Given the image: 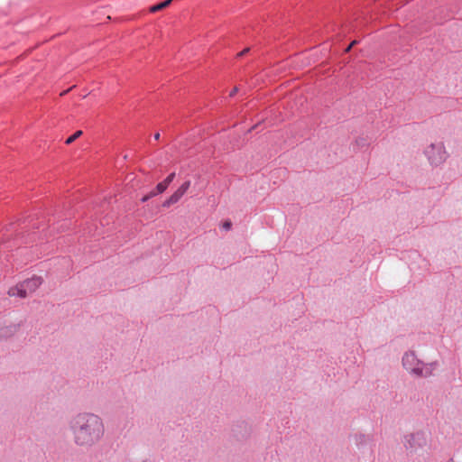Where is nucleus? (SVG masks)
<instances>
[{
    "label": "nucleus",
    "mask_w": 462,
    "mask_h": 462,
    "mask_svg": "<svg viewBox=\"0 0 462 462\" xmlns=\"http://www.w3.org/2000/svg\"><path fill=\"white\" fill-rule=\"evenodd\" d=\"M73 443L81 448H91L104 438L106 427L103 419L93 412H79L68 423Z\"/></svg>",
    "instance_id": "f257e3e1"
},
{
    "label": "nucleus",
    "mask_w": 462,
    "mask_h": 462,
    "mask_svg": "<svg viewBox=\"0 0 462 462\" xmlns=\"http://www.w3.org/2000/svg\"><path fill=\"white\" fill-rule=\"evenodd\" d=\"M403 447L409 456L419 455L420 452L427 451L429 448V440L425 432L416 431L404 435Z\"/></svg>",
    "instance_id": "f03ea898"
},
{
    "label": "nucleus",
    "mask_w": 462,
    "mask_h": 462,
    "mask_svg": "<svg viewBox=\"0 0 462 462\" xmlns=\"http://www.w3.org/2000/svg\"><path fill=\"white\" fill-rule=\"evenodd\" d=\"M43 282L41 276H32L30 279H26L15 286L11 287L7 294L10 297H19L22 299L26 298L29 294L33 293Z\"/></svg>",
    "instance_id": "7ed1b4c3"
},
{
    "label": "nucleus",
    "mask_w": 462,
    "mask_h": 462,
    "mask_svg": "<svg viewBox=\"0 0 462 462\" xmlns=\"http://www.w3.org/2000/svg\"><path fill=\"white\" fill-rule=\"evenodd\" d=\"M402 365L411 374L419 377H428L432 374V371L428 365L419 360L414 352H407L402 357Z\"/></svg>",
    "instance_id": "20e7f679"
},
{
    "label": "nucleus",
    "mask_w": 462,
    "mask_h": 462,
    "mask_svg": "<svg viewBox=\"0 0 462 462\" xmlns=\"http://www.w3.org/2000/svg\"><path fill=\"white\" fill-rule=\"evenodd\" d=\"M424 154L431 166L438 167L448 158V152L443 143H431L426 147Z\"/></svg>",
    "instance_id": "39448f33"
},
{
    "label": "nucleus",
    "mask_w": 462,
    "mask_h": 462,
    "mask_svg": "<svg viewBox=\"0 0 462 462\" xmlns=\"http://www.w3.org/2000/svg\"><path fill=\"white\" fill-rule=\"evenodd\" d=\"M175 176V172L169 174L162 181L159 182L151 191L143 197V202H145L149 199H157L159 195L162 194L168 189L170 184L173 181Z\"/></svg>",
    "instance_id": "423d86ee"
},
{
    "label": "nucleus",
    "mask_w": 462,
    "mask_h": 462,
    "mask_svg": "<svg viewBox=\"0 0 462 462\" xmlns=\"http://www.w3.org/2000/svg\"><path fill=\"white\" fill-rule=\"evenodd\" d=\"M190 184V180L184 181L174 190V192L171 195L167 202H178L179 200L182 199L184 195L189 189Z\"/></svg>",
    "instance_id": "0eeeda50"
},
{
    "label": "nucleus",
    "mask_w": 462,
    "mask_h": 462,
    "mask_svg": "<svg viewBox=\"0 0 462 462\" xmlns=\"http://www.w3.org/2000/svg\"><path fill=\"white\" fill-rule=\"evenodd\" d=\"M20 326L18 324L10 323L0 327V338L7 339L17 333Z\"/></svg>",
    "instance_id": "6e6552de"
},
{
    "label": "nucleus",
    "mask_w": 462,
    "mask_h": 462,
    "mask_svg": "<svg viewBox=\"0 0 462 462\" xmlns=\"http://www.w3.org/2000/svg\"><path fill=\"white\" fill-rule=\"evenodd\" d=\"M172 0H165L160 4H157V5H154L150 7V12L151 13H156L158 11H161L164 8H166L167 6L170 5V4L171 3Z\"/></svg>",
    "instance_id": "1a4fd4ad"
},
{
    "label": "nucleus",
    "mask_w": 462,
    "mask_h": 462,
    "mask_svg": "<svg viewBox=\"0 0 462 462\" xmlns=\"http://www.w3.org/2000/svg\"><path fill=\"white\" fill-rule=\"evenodd\" d=\"M83 132L81 130H79L75 132L71 136H69L66 141V144H71L75 140H77L79 137L82 135Z\"/></svg>",
    "instance_id": "9d476101"
},
{
    "label": "nucleus",
    "mask_w": 462,
    "mask_h": 462,
    "mask_svg": "<svg viewBox=\"0 0 462 462\" xmlns=\"http://www.w3.org/2000/svg\"><path fill=\"white\" fill-rule=\"evenodd\" d=\"M232 223L229 220H226L223 223V228L226 230H229L231 228Z\"/></svg>",
    "instance_id": "9b49d317"
},
{
    "label": "nucleus",
    "mask_w": 462,
    "mask_h": 462,
    "mask_svg": "<svg viewBox=\"0 0 462 462\" xmlns=\"http://www.w3.org/2000/svg\"><path fill=\"white\" fill-rule=\"evenodd\" d=\"M357 44V41H353L349 45L348 47L345 50V52H348L350 51V50L356 45Z\"/></svg>",
    "instance_id": "f8f14e48"
},
{
    "label": "nucleus",
    "mask_w": 462,
    "mask_h": 462,
    "mask_svg": "<svg viewBox=\"0 0 462 462\" xmlns=\"http://www.w3.org/2000/svg\"><path fill=\"white\" fill-rule=\"evenodd\" d=\"M237 91H238V88H237V87H235V88H233V90L230 92L229 96H230V97H234V96L237 93Z\"/></svg>",
    "instance_id": "ddd939ff"
},
{
    "label": "nucleus",
    "mask_w": 462,
    "mask_h": 462,
    "mask_svg": "<svg viewBox=\"0 0 462 462\" xmlns=\"http://www.w3.org/2000/svg\"><path fill=\"white\" fill-rule=\"evenodd\" d=\"M249 51V48H245L241 52L238 53V56H244L245 54H246L247 52Z\"/></svg>",
    "instance_id": "4468645a"
},
{
    "label": "nucleus",
    "mask_w": 462,
    "mask_h": 462,
    "mask_svg": "<svg viewBox=\"0 0 462 462\" xmlns=\"http://www.w3.org/2000/svg\"><path fill=\"white\" fill-rule=\"evenodd\" d=\"M154 139H155V140H159V139H160V134H159V133H156V134H154Z\"/></svg>",
    "instance_id": "2eb2a0df"
},
{
    "label": "nucleus",
    "mask_w": 462,
    "mask_h": 462,
    "mask_svg": "<svg viewBox=\"0 0 462 462\" xmlns=\"http://www.w3.org/2000/svg\"><path fill=\"white\" fill-rule=\"evenodd\" d=\"M69 89H68V90H66V91H63L60 95H61V96L65 95L66 93H68V92H69Z\"/></svg>",
    "instance_id": "dca6fc26"
},
{
    "label": "nucleus",
    "mask_w": 462,
    "mask_h": 462,
    "mask_svg": "<svg viewBox=\"0 0 462 462\" xmlns=\"http://www.w3.org/2000/svg\"><path fill=\"white\" fill-rule=\"evenodd\" d=\"M448 462H454V460H453V459H450Z\"/></svg>",
    "instance_id": "f3484780"
}]
</instances>
